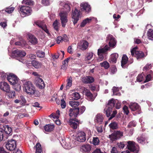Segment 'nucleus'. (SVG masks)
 Segmentation results:
<instances>
[{
    "label": "nucleus",
    "mask_w": 153,
    "mask_h": 153,
    "mask_svg": "<svg viewBox=\"0 0 153 153\" xmlns=\"http://www.w3.org/2000/svg\"><path fill=\"white\" fill-rule=\"evenodd\" d=\"M22 82L24 91L30 95H33L35 94L36 88L31 82L24 80Z\"/></svg>",
    "instance_id": "f257e3e1"
},
{
    "label": "nucleus",
    "mask_w": 153,
    "mask_h": 153,
    "mask_svg": "<svg viewBox=\"0 0 153 153\" xmlns=\"http://www.w3.org/2000/svg\"><path fill=\"white\" fill-rule=\"evenodd\" d=\"M137 47H136L131 50V54L132 56H135L137 59L141 58L146 56L147 52L145 54L142 51L137 50Z\"/></svg>",
    "instance_id": "f03ea898"
},
{
    "label": "nucleus",
    "mask_w": 153,
    "mask_h": 153,
    "mask_svg": "<svg viewBox=\"0 0 153 153\" xmlns=\"http://www.w3.org/2000/svg\"><path fill=\"white\" fill-rule=\"evenodd\" d=\"M19 10L21 14L24 16L30 15L32 12L31 8L29 6H22Z\"/></svg>",
    "instance_id": "7ed1b4c3"
},
{
    "label": "nucleus",
    "mask_w": 153,
    "mask_h": 153,
    "mask_svg": "<svg viewBox=\"0 0 153 153\" xmlns=\"http://www.w3.org/2000/svg\"><path fill=\"white\" fill-rule=\"evenodd\" d=\"M127 147L128 149L134 153H137L139 151V147L137 144L133 141L128 142Z\"/></svg>",
    "instance_id": "20e7f679"
},
{
    "label": "nucleus",
    "mask_w": 153,
    "mask_h": 153,
    "mask_svg": "<svg viewBox=\"0 0 153 153\" xmlns=\"http://www.w3.org/2000/svg\"><path fill=\"white\" fill-rule=\"evenodd\" d=\"M59 16L60 17L62 27H65L68 22V13L66 12H60L59 13Z\"/></svg>",
    "instance_id": "39448f33"
},
{
    "label": "nucleus",
    "mask_w": 153,
    "mask_h": 153,
    "mask_svg": "<svg viewBox=\"0 0 153 153\" xmlns=\"http://www.w3.org/2000/svg\"><path fill=\"white\" fill-rule=\"evenodd\" d=\"M7 79L10 84L15 85L18 83L19 79L15 75L10 73L7 75Z\"/></svg>",
    "instance_id": "423d86ee"
},
{
    "label": "nucleus",
    "mask_w": 153,
    "mask_h": 153,
    "mask_svg": "<svg viewBox=\"0 0 153 153\" xmlns=\"http://www.w3.org/2000/svg\"><path fill=\"white\" fill-rule=\"evenodd\" d=\"M106 41L110 47L114 48L116 46L117 42L115 38L111 34H108L106 37Z\"/></svg>",
    "instance_id": "0eeeda50"
},
{
    "label": "nucleus",
    "mask_w": 153,
    "mask_h": 153,
    "mask_svg": "<svg viewBox=\"0 0 153 153\" xmlns=\"http://www.w3.org/2000/svg\"><path fill=\"white\" fill-rule=\"evenodd\" d=\"M110 48L108 45H106L104 48L98 50V55L99 58L98 59V61H100L103 60L104 58L103 54L109 50Z\"/></svg>",
    "instance_id": "6e6552de"
},
{
    "label": "nucleus",
    "mask_w": 153,
    "mask_h": 153,
    "mask_svg": "<svg viewBox=\"0 0 153 153\" xmlns=\"http://www.w3.org/2000/svg\"><path fill=\"white\" fill-rule=\"evenodd\" d=\"M5 146L9 150H14L16 146V141L13 139L8 140L5 145Z\"/></svg>",
    "instance_id": "1a4fd4ad"
},
{
    "label": "nucleus",
    "mask_w": 153,
    "mask_h": 153,
    "mask_svg": "<svg viewBox=\"0 0 153 153\" xmlns=\"http://www.w3.org/2000/svg\"><path fill=\"white\" fill-rule=\"evenodd\" d=\"M26 55V53L24 51L19 50L18 49L12 51L11 56L13 58L22 57Z\"/></svg>",
    "instance_id": "9d476101"
},
{
    "label": "nucleus",
    "mask_w": 153,
    "mask_h": 153,
    "mask_svg": "<svg viewBox=\"0 0 153 153\" xmlns=\"http://www.w3.org/2000/svg\"><path fill=\"white\" fill-rule=\"evenodd\" d=\"M123 135V133L120 131H117L109 136V138L112 141H114L120 138Z\"/></svg>",
    "instance_id": "9b49d317"
},
{
    "label": "nucleus",
    "mask_w": 153,
    "mask_h": 153,
    "mask_svg": "<svg viewBox=\"0 0 153 153\" xmlns=\"http://www.w3.org/2000/svg\"><path fill=\"white\" fill-rule=\"evenodd\" d=\"M76 140L80 142H85L86 140V136L85 132L82 131H79L77 134Z\"/></svg>",
    "instance_id": "f8f14e48"
},
{
    "label": "nucleus",
    "mask_w": 153,
    "mask_h": 153,
    "mask_svg": "<svg viewBox=\"0 0 153 153\" xmlns=\"http://www.w3.org/2000/svg\"><path fill=\"white\" fill-rule=\"evenodd\" d=\"M72 18L74 19L73 20L74 24L75 25L79 20V17L80 16L79 11L76 8H75L74 11H72Z\"/></svg>",
    "instance_id": "ddd939ff"
},
{
    "label": "nucleus",
    "mask_w": 153,
    "mask_h": 153,
    "mask_svg": "<svg viewBox=\"0 0 153 153\" xmlns=\"http://www.w3.org/2000/svg\"><path fill=\"white\" fill-rule=\"evenodd\" d=\"M129 107L132 111H136L137 114L140 113V108L138 105L135 102L131 103L129 105Z\"/></svg>",
    "instance_id": "4468645a"
},
{
    "label": "nucleus",
    "mask_w": 153,
    "mask_h": 153,
    "mask_svg": "<svg viewBox=\"0 0 153 153\" xmlns=\"http://www.w3.org/2000/svg\"><path fill=\"white\" fill-rule=\"evenodd\" d=\"M83 92L86 96V99L88 100L91 101H93L94 100V98L93 97V94L89 90L84 88Z\"/></svg>",
    "instance_id": "2eb2a0df"
},
{
    "label": "nucleus",
    "mask_w": 153,
    "mask_h": 153,
    "mask_svg": "<svg viewBox=\"0 0 153 153\" xmlns=\"http://www.w3.org/2000/svg\"><path fill=\"white\" fill-rule=\"evenodd\" d=\"M79 109L78 108H70L68 111L69 116L70 117H76L79 114Z\"/></svg>",
    "instance_id": "dca6fc26"
},
{
    "label": "nucleus",
    "mask_w": 153,
    "mask_h": 153,
    "mask_svg": "<svg viewBox=\"0 0 153 153\" xmlns=\"http://www.w3.org/2000/svg\"><path fill=\"white\" fill-rule=\"evenodd\" d=\"M68 139L66 141L65 139H62L60 143L62 146L66 149H70L73 147V146L69 143Z\"/></svg>",
    "instance_id": "f3484780"
},
{
    "label": "nucleus",
    "mask_w": 153,
    "mask_h": 153,
    "mask_svg": "<svg viewBox=\"0 0 153 153\" xmlns=\"http://www.w3.org/2000/svg\"><path fill=\"white\" fill-rule=\"evenodd\" d=\"M0 89L6 92H9L10 90L9 85L7 82H4L0 83Z\"/></svg>",
    "instance_id": "a211bd4d"
},
{
    "label": "nucleus",
    "mask_w": 153,
    "mask_h": 153,
    "mask_svg": "<svg viewBox=\"0 0 153 153\" xmlns=\"http://www.w3.org/2000/svg\"><path fill=\"white\" fill-rule=\"evenodd\" d=\"M88 42L85 40H82L77 44L78 47L82 50H85L88 46Z\"/></svg>",
    "instance_id": "6ab92c4d"
},
{
    "label": "nucleus",
    "mask_w": 153,
    "mask_h": 153,
    "mask_svg": "<svg viewBox=\"0 0 153 153\" xmlns=\"http://www.w3.org/2000/svg\"><path fill=\"white\" fill-rule=\"evenodd\" d=\"M36 85L37 87L42 89L45 87V85L43 80L40 78H37L36 81Z\"/></svg>",
    "instance_id": "aec40b11"
},
{
    "label": "nucleus",
    "mask_w": 153,
    "mask_h": 153,
    "mask_svg": "<svg viewBox=\"0 0 153 153\" xmlns=\"http://www.w3.org/2000/svg\"><path fill=\"white\" fill-rule=\"evenodd\" d=\"M28 67L32 65L36 68H40L42 65L41 63L36 60H33L32 62H30L26 63Z\"/></svg>",
    "instance_id": "412c9836"
},
{
    "label": "nucleus",
    "mask_w": 153,
    "mask_h": 153,
    "mask_svg": "<svg viewBox=\"0 0 153 153\" xmlns=\"http://www.w3.org/2000/svg\"><path fill=\"white\" fill-rule=\"evenodd\" d=\"M80 6L82 10L86 13H88L91 10L90 6L88 3H82Z\"/></svg>",
    "instance_id": "4be33fe9"
},
{
    "label": "nucleus",
    "mask_w": 153,
    "mask_h": 153,
    "mask_svg": "<svg viewBox=\"0 0 153 153\" xmlns=\"http://www.w3.org/2000/svg\"><path fill=\"white\" fill-rule=\"evenodd\" d=\"M35 24L39 27L42 28L48 34H49V33L48 30L47 29L46 26L43 24L41 21H38L35 22Z\"/></svg>",
    "instance_id": "5701e85b"
},
{
    "label": "nucleus",
    "mask_w": 153,
    "mask_h": 153,
    "mask_svg": "<svg viewBox=\"0 0 153 153\" xmlns=\"http://www.w3.org/2000/svg\"><path fill=\"white\" fill-rule=\"evenodd\" d=\"M15 44L19 47H22L25 48H29V47L26 42L23 39L20 41L16 42Z\"/></svg>",
    "instance_id": "b1692460"
},
{
    "label": "nucleus",
    "mask_w": 153,
    "mask_h": 153,
    "mask_svg": "<svg viewBox=\"0 0 153 153\" xmlns=\"http://www.w3.org/2000/svg\"><path fill=\"white\" fill-rule=\"evenodd\" d=\"M29 42L32 45H35L38 43V41L37 38L32 34L28 35Z\"/></svg>",
    "instance_id": "393cba45"
},
{
    "label": "nucleus",
    "mask_w": 153,
    "mask_h": 153,
    "mask_svg": "<svg viewBox=\"0 0 153 153\" xmlns=\"http://www.w3.org/2000/svg\"><path fill=\"white\" fill-rule=\"evenodd\" d=\"M94 80V77L91 76H86L82 78V82L86 83H91L93 82Z\"/></svg>",
    "instance_id": "a878e982"
},
{
    "label": "nucleus",
    "mask_w": 153,
    "mask_h": 153,
    "mask_svg": "<svg viewBox=\"0 0 153 153\" xmlns=\"http://www.w3.org/2000/svg\"><path fill=\"white\" fill-rule=\"evenodd\" d=\"M60 6L63 7L64 10V12H66L67 13L70 10V5L65 2H61L60 4Z\"/></svg>",
    "instance_id": "bb28decb"
},
{
    "label": "nucleus",
    "mask_w": 153,
    "mask_h": 153,
    "mask_svg": "<svg viewBox=\"0 0 153 153\" xmlns=\"http://www.w3.org/2000/svg\"><path fill=\"white\" fill-rule=\"evenodd\" d=\"M91 147L89 145H84L81 147V151L83 153H88L91 150Z\"/></svg>",
    "instance_id": "cd10ccee"
},
{
    "label": "nucleus",
    "mask_w": 153,
    "mask_h": 153,
    "mask_svg": "<svg viewBox=\"0 0 153 153\" xmlns=\"http://www.w3.org/2000/svg\"><path fill=\"white\" fill-rule=\"evenodd\" d=\"M94 19V18L93 17L86 18L81 23L80 25V26L81 27H84L87 24H89L91 22L92 20Z\"/></svg>",
    "instance_id": "c85d7f7f"
},
{
    "label": "nucleus",
    "mask_w": 153,
    "mask_h": 153,
    "mask_svg": "<svg viewBox=\"0 0 153 153\" xmlns=\"http://www.w3.org/2000/svg\"><path fill=\"white\" fill-rule=\"evenodd\" d=\"M70 126L74 129H75L77 128L79 123V122L78 120H70L69 122Z\"/></svg>",
    "instance_id": "c756f323"
},
{
    "label": "nucleus",
    "mask_w": 153,
    "mask_h": 153,
    "mask_svg": "<svg viewBox=\"0 0 153 153\" xmlns=\"http://www.w3.org/2000/svg\"><path fill=\"white\" fill-rule=\"evenodd\" d=\"M118 57V54L117 53H114L111 54L109 59V62L113 63H116Z\"/></svg>",
    "instance_id": "7c9ffc66"
},
{
    "label": "nucleus",
    "mask_w": 153,
    "mask_h": 153,
    "mask_svg": "<svg viewBox=\"0 0 153 153\" xmlns=\"http://www.w3.org/2000/svg\"><path fill=\"white\" fill-rule=\"evenodd\" d=\"M112 108L111 107H110L108 105H106V107L104 110V113H105L108 117H110L112 112Z\"/></svg>",
    "instance_id": "2f4dec72"
},
{
    "label": "nucleus",
    "mask_w": 153,
    "mask_h": 153,
    "mask_svg": "<svg viewBox=\"0 0 153 153\" xmlns=\"http://www.w3.org/2000/svg\"><path fill=\"white\" fill-rule=\"evenodd\" d=\"M128 61V58L127 56L125 55H124L122 59L121 60V66L123 68H126L125 65L127 63Z\"/></svg>",
    "instance_id": "473e14b6"
},
{
    "label": "nucleus",
    "mask_w": 153,
    "mask_h": 153,
    "mask_svg": "<svg viewBox=\"0 0 153 153\" xmlns=\"http://www.w3.org/2000/svg\"><path fill=\"white\" fill-rule=\"evenodd\" d=\"M44 130L46 131L50 132L52 131L54 128V126L53 125H46L44 126Z\"/></svg>",
    "instance_id": "72a5a7b5"
},
{
    "label": "nucleus",
    "mask_w": 153,
    "mask_h": 153,
    "mask_svg": "<svg viewBox=\"0 0 153 153\" xmlns=\"http://www.w3.org/2000/svg\"><path fill=\"white\" fill-rule=\"evenodd\" d=\"M4 134L7 135H11V132L12 131V128L9 127L8 125H5L4 126Z\"/></svg>",
    "instance_id": "f704fd0d"
},
{
    "label": "nucleus",
    "mask_w": 153,
    "mask_h": 153,
    "mask_svg": "<svg viewBox=\"0 0 153 153\" xmlns=\"http://www.w3.org/2000/svg\"><path fill=\"white\" fill-rule=\"evenodd\" d=\"M103 120V115L100 114H98L96 117L95 121L98 123L101 124Z\"/></svg>",
    "instance_id": "c9c22d12"
},
{
    "label": "nucleus",
    "mask_w": 153,
    "mask_h": 153,
    "mask_svg": "<svg viewBox=\"0 0 153 153\" xmlns=\"http://www.w3.org/2000/svg\"><path fill=\"white\" fill-rule=\"evenodd\" d=\"M147 36L148 39L151 40H153V30L150 29L147 31Z\"/></svg>",
    "instance_id": "e433bc0d"
},
{
    "label": "nucleus",
    "mask_w": 153,
    "mask_h": 153,
    "mask_svg": "<svg viewBox=\"0 0 153 153\" xmlns=\"http://www.w3.org/2000/svg\"><path fill=\"white\" fill-rule=\"evenodd\" d=\"M69 104L72 107L76 108L79 105V103L78 101H70L69 102Z\"/></svg>",
    "instance_id": "4c0bfd02"
},
{
    "label": "nucleus",
    "mask_w": 153,
    "mask_h": 153,
    "mask_svg": "<svg viewBox=\"0 0 153 153\" xmlns=\"http://www.w3.org/2000/svg\"><path fill=\"white\" fill-rule=\"evenodd\" d=\"M113 94L115 95L120 96V94L119 93V88L118 87H114L112 89Z\"/></svg>",
    "instance_id": "58836bf2"
},
{
    "label": "nucleus",
    "mask_w": 153,
    "mask_h": 153,
    "mask_svg": "<svg viewBox=\"0 0 153 153\" xmlns=\"http://www.w3.org/2000/svg\"><path fill=\"white\" fill-rule=\"evenodd\" d=\"M36 153H41L42 148L41 146L39 143H37L36 146Z\"/></svg>",
    "instance_id": "ea45409f"
},
{
    "label": "nucleus",
    "mask_w": 153,
    "mask_h": 153,
    "mask_svg": "<svg viewBox=\"0 0 153 153\" xmlns=\"http://www.w3.org/2000/svg\"><path fill=\"white\" fill-rule=\"evenodd\" d=\"M36 54L38 57L43 58L45 57V53L42 51H38L36 52Z\"/></svg>",
    "instance_id": "a19ab883"
},
{
    "label": "nucleus",
    "mask_w": 153,
    "mask_h": 153,
    "mask_svg": "<svg viewBox=\"0 0 153 153\" xmlns=\"http://www.w3.org/2000/svg\"><path fill=\"white\" fill-rule=\"evenodd\" d=\"M100 65L102 67H104L105 69H107L109 67V63L106 62L104 61L100 63Z\"/></svg>",
    "instance_id": "79ce46f5"
},
{
    "label": "nucleus",
    "mask_w": 153,
    "mask_h": 153,
    "mask_svg": "<svg viewBox=\"0 0 153 153\" xmlns=\"http://www.w3.org/2000/svg\"><path fill=\"white\" fill-rule=\"evenodd\" d=\"M59 22L57 20H56L53 23V26L54 28L56 31L59 30Z\"/></svg>",
    "instance_id": "37998d69"
},
{
    "label": "nucleus",
    "mask_w": 153,
    "mask_h": 153,
    "mask_svg": "<svg viewBox=\"0 0 153 153\" xmlns=\"http://www.w3.org/2000/svg\"><path fill=\"white\" fill-rule=\"evenodd\" d=\"M115 101L116 100H114L113 99H112L108 101V104L106 105H108L110 107H111V108H113L114 106Z\"/></svg>",
    "instance_id": "c03bdc74"
},
{
    "label": "nucleus",
    "mask_w": 153,
    "mask_h": 153,
    "mask_svg": "<svg viewBox=\"0 0 153 153\" xmlns=\"http://www.w3.org/2000/svg\"><path fill=\"white\" fill-rule=\"evenodd\" d=\"M100 143V141L98 137H93L92 141L93 144L94 145H98Z\"/></svg>",
    "instance_id": "a18cd8bd"
},
{
    "label": "nucleus",
    "mask_w": 153,
    "mask_h": 153,
    "mask_svg": "<svg viewBox=\"0 0 153 153\" xmlns=\"http://www.w3.org/2000/svg\"><path fill=\"white\" fill-rule=\"evenodd\" d=\"M73 98L74 100H77L80 98V96L78 92H75L72 94Z\"/></svg>",
    "instance_id": "49530a36"
},
{
    "label": "nucleus",
    "mask_w": 153,
    "mask_h": 153,
    "mask_svg": "<svg viewBox=\"0 0 153 153\" xmlns=\"http://www.w3.org/2000/svg\"><path fill=\"white\" fill-rule=\"evenodd\" d=\"M62 41H63L65 42H66L67 41V40L66 39L63 38L61 36H58L57 37L56 39V42L57 44H59L60 42Z\"/></svg>",
    "instance_id": "de8ad7c7"
},
{
    "label": "nucleus",
    "mask_w": 153,
    "mask_h": 153,
    "mask_svg": "<svg viewBox=\"0 0 153 153\" xmlns=\"http://www.w3.org/2000/svg\"><path fill=\"white\" fill-rule=\"evenodd\" d=\"M93 53L92 52L88 53L86 56V59L87 60H90L92 58Z\"/></svg>",
    "instance_id": "09e8293b"
},
{
    "label": "nucleus",
    "mask_w": 153,
    "mask_h": 153,
    "mask_svg": "<svg viewBox=\"0 0 153 153\" xmlns=\"http://www.w3.org/2000/svg\"><path fill=\"white\" fill-rule=\"evenodd\" d=\"M5 134L4 130L0 128V141L3 140Z\"/></svg>",
    "instance_id": "8fccbe9b"
},
{
    "label": "nucleus",
    "mask_w": 153,
    "mask_h": 153,
    "mask_svg": "<svg viewBox=\"0 0 153 153\" xmlns=\"http://www.w3.org/2000/svg\"><path fill=\"white\" fill-rule=\"evenodd\" d=\"M115 103H116V104L115 105H114V106L115 107V108L117 109H120L121 105V102L118 100H116L115 101Z\"/></svg>",
    "instance_id": "3c124183"
},
{
    "label": "nucleus",
    "mask_w": 153,
    "mask_h": 153,
    "mask_svg": "<svg viewBox=\"0 0 153 153\" xmlns=\"http://www.w3.org/2000/svg\"><path fill=\"white\" fill-rule=\"evenodd\" d=\"M71 79V78L70 77L68 79L67 84L66 86V88L67 89H69L72 85Z\"/></svg>",
    "instance_id": "603ef678"
},
{
    "label": "nucleus",
    "mask_w": 153,
    "mask_h": 153,
    "mask_svg": "<svg viewBox=\"0 0 153 153\" xmlns=\"http://www.w3.org/2000/svg\"><path fill=\"white\" fill-rule=\"evenodd\" d=\"M144 74H141L139 75L137 77V81L139 82H141L143 80V75Z\"/></svg>",
    "instance_id": "864d4df0"
},
{
    "label": "nucleus",
    "mask_w": 153,
    "mask_h": 153,
    "mask_svg": "<svg viewBox=\"0 0 153 153\" xmlns=\"http://www.w3.org/2000/svg\"><path fill=\"white\" fill-rule=\"evenodd\" d=\"M14 8L13 7H8L7 8L5 9V11L8 13H12L14 10Z\"/></svg>",
    "instance_id": "5fc2aeb1"
},
{
    "label": "nucleus",
    "mask_w": 153,
    "mask_h": 153,
    "mask_svg": "<svg viewBox=\"0 0 153 153\" xmlns=\"http://www.w3.org/2000/svg\"><path fill=\"white\" fill-rule=\"evenodd\" d=\"M110 128L113 129H115L117 128V124L116 122H113L111 123L109 125Z\"/></svg>",
    "instance_id": "6e6d98bb"
},
{
    "label": "nucleus",
    "mask_w": 153,
    "mask_h": 153,
    "mask_svg": "<svg viewBox=\"0 0 153 153\" xmlns=\"http://www.w3.org/2000/svg\"><path fill=\"white\" fill-rule=\"evenodd\" d=\"M22 3L27 5H31L33 4V2L31 0H23Z\"/></svg>",
    "instance_id": "4d7b16f0"
},
{
    "label": "nucleus",
    "mask_w": 153,
    "mask_h": 153,
    "mask_svg": "<svg viewBox=\"0 0 153 153\" xmlns=\"http://www.w3.org/2000/svg\"><path fill=\"white\" fill-rule=\"evenodd\" d=\"M61 106L62 108H64L66 106V103L64 99L63 98L61 100Z\"/></svg>",
    "instance_id": "13d9d810"
},
{
    "label": "nucleus",
    "mask_w": 153,
    "mask_h": 153,
    "mask_svg": "<svg viewBox=\"0 0 153 153\" xmlns=\"http://www.w3.org/2000/svg\"><path fill=\"white\" fill-rule=\"evenodd\" d=\"M152 79V75L151 74H148L147 75L146 77V79L144 81L145 82H148L150 81Z\"/></svg>",
    "instance_id": "bf43d9fd"
},
{
    "label": "nucleus",
    "mask_w": 153,
    "mask_h": 153,
    "mask_svg": "<svg viewBox=\"0 0 153 153\" xmlns=\"http://www.w3.org/2000/svg\"><path fill=\"white\" fill-rule=\"evenodd\" d=\"M152 65L151 64H147L146 66L143 68V70L144 71H147L151 67Z\"/></svg>",
    "instance_id": "052dcab7"
},
{
    "label": "nucleus",
    "mask_w": 153,
    "mask_h": 153,
    "mask_svg": "<svg viewBox=\"0 0 153 153\" xmlns=\"http://www.w3.org/2000/svg\"><path fill=\"white\" fill-rule=\"evenodd\" d=\"M8 93L9 97L11 98L14 97L15 95V92L14 91H10Z\"/></svg>",
    "instance_id": "680f3d73"
},
{
    "label": "nucleus",
    "mask_w": 153,
    "mask_h": 153,
    "mask_svg": "<svg viewBox=\"0 0 153 153\" xmlns=\"http://www.w3.org/2000/svg\"><path fill=\"white\" fill-rule=\"evenodd\" d=\"M42 4L44 6H48L50 4V2L49 0H42Z\"/></svg>",
    "instance_id": "e2e57ef3"
},
{
    "label": "nucleus",
    "mask_w": 153,
    "mask_h": 153,
    "mask_svg": "<svg viewBox=\"0 0 153 153\" xmlns=\"http://www.w3.org/2000/svg\"><path fill=\"white\" fill-rule=\"evenodd\" d=\"M138 142L142 144L145 143V140L142 137H138L137 138Z\"/></svg>",
    "instance_id": "0e129e2a"
},
{
    "label": "nucleus",
    "mask_w": 153,
    "mask_h": 153,
    "mask_svg": "<svg viewBox=\"0 0 153 153\" xmlns=\"http://www.w3.org/2000/svg\"><path fill=\"white\" fill-rule=\"evenodd\" d=\"M123 110L124 113H125L126 114L128 115V114L129 111L128 110V107L127 106L125 105L123 108Z\"/></svg>",
    "instance_id": "69168bd1"
},
{
    "label": "nucleus",
    "mask_w": 153,
    "mask_h": 153,
    "mask_svg": "<svg viewBox=\"0 0 153 153\" xmlns=\"http://www.w3.org/2000/svg\"><path fill=\"white\" fill-rule=\"evenodd\" d=\"M85 133L86 134H87V137L89 138L91 136V131L88 129H87L85 131Z\"/></svg>",
    "instance_id": "338daca9"
},
{
    "label": "nucleus",
    "mask_w": 153,
    "mask_h": 153,
    "mask_svg": "<svg viewBox=\"0 0 153 153\" xmlns=\"http://www.w3.org/2000/svg\"><path fill=\"white\" fill-rule=\"evenodd\" d=\"M136 125V123L134 121H132L129 123L128 125V127H130L132 126H135Z\"/></svg>",
    "instance_id": "774afa93"
}]
</instances>
